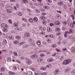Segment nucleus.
Returning a JSON list of instances; mask_svg holds the SVG:
<instances>
[{
    "mask_svg": "<svg viewBox=\"0 0 75 75\" xmlns=\"http://www.w3.org/2000/svg\"><path fill=\"white\" fill-rule=\"evenodd\" d=\"M8 22L9 23H10V24H11L12 23V21H11V20L9 19L8 20Z\"/></svg>",
    "mask_w": 75,
    "mask_h": 75,
    "instance_id": "39",
    "label": "nucleus"
},
{
    "mask_svg": "<svg viewBox=\"0 0 75 75\" xmlns=\"http://www.w3.org/2000/svg\"><path fill=\"white\" fill-rule=\"evenodd\" d=\"M24 36L26 37H30V34L29 33H26L25 34Z\"/></svg>",
    "mask_w": 75,
    "mask_h": 75,
    "instance_id": "5",
    "label": "nucleus"
},
{
    "mask_svg": "<svg viewBox=\"0 0 75 75\" xmlns=\"http://www.w3.org/2000/svg\"><path fill=\"white\" fill-rule=\"evenodd\" d=\"M31 69H32V70H33V71H36V69H33V68H31Z\"/></svg>",
    "mask_w": 75,
    "mask_h": 75,
    "instance_id": "45",
    "label": "nucleus"
},
{
    "mask_svg": "<svg viewBox=\"0 0 75 75\" xmlns=\"http://www.w3.org/2000/svg\"><path fill=\"white\" fill-rule=\"evenodd\" d=\"M40 19L41 20H45V17L44 16H41L40 17Z\"/></svg>",
    "mask_w": 75,
    "mask_h": 75,
    "instance_id": "14",
    "label": "nucleus"
},
{
    "mask_svg": "<svg viewBox=\"0 0 75 75\" xmlns=\"http://www.w3.org/2000/svg\"><path fill=\"white\" fill-rule=\"evenodd\" d=\"M31 44H32L33 45L32 46H34V44H35L33 42H32Z\"/></svg>",
    "mask_w": 75,
    "mask_h": 75,
    "instance_id": "58",
    "label": "nucleus"
},
{
    "mask_svg": "<svg viewBox=\"0 0 75 75\" xmlns=\"http://www.w3.org/2000/svg\"><path fill=\"white\" fill-rule=\"evenodd\" d=\"M52 47L53 48H55L56 47H57V45H56V44H55L52 45Z\"/></svg>",
    "mask_w": 75,
    "mask_h": 75,
    "instance_id": "30",
    "label": "nucleus"
},
{
    "mask_svg": "<svg viewBox=\"0 0 75 75\" xmlns=\"http://www.w3.org/2000/svg\"><path fill=\"white\" fill-rule=\"evenodd\" d=\"M33 75V72L31 71H30V75Z\"/></svg>",
    "mask_w": 75,
    "mask_h": 75,
    "instance_id": "62",
    "label": "nucleus"
},
{
    "mask_svg": "<svg viewBox=\"0 0 75 75\" xmlns=\"http://www.w3.org/2000/svg\"><path fill=\"white\" fill-rule=\"evenodd\" d=\"M47 23V21H46L44 20L43 21V23L44 24H46Z\"/></svg>",
    "mask_w": 75,
    "mask_h": 75,
    "instance_id": "36",
    "label": "nucleus"
},
{
    "mask_svg": "<svg viewBox=\"0 0 75 75\" xmlns=\"http://www.w3.org/2000/svg\"><path fill=\"white\" fill-rule=\"evenodd\" d=\"M9 38H10L12 40H13L14 39V38H13V37L12 36H9Z\"/></svg>",
    "mask_w": 75,
    "mask_h": 75,
    "instance_id": "31",
    "label": "nucleus"
},
{
    "mask_svg": "<svg viewBox=\"0 0 75 75\" xmlns=\"http://www.w3.org/2000/svg\"><path fill=\"white\" fill-rule=\"evenodd\" d=\"M43 60V59L40 57L38 58L37 60V61L38 62H42Z\"/></svg>",
    "mask_w": 75,
    "mask_h": 75,
    "instance_id": "3",
    "label": "nucleus"
},
{
    "mask_svg": "<svg viewBox=\"0 0 75 75\" xmlns=\"http://www.w3.org/2000/svg\"><path fill=\"white\" fill-rule=\"evenodd\" d=\"M29 40H30V42H31L33 41V40L31 38L29 39Z\"/></svg>",
    "mask_w": 75,
    "mask_h": 75,
    "instance_id": "57",
    "label": "nucleus"
},
{
    "mask_svg": "<svg viewBox=\"0 0 75 75\" xmlns=\"http://www.w3.org/2000/svg\"><path fill=\"white\" fill-rule=\"evenodd\" d=\"M70 25L71 27H75V26H74V24H71V23H70Z\"/></svg>",
    "mask_w": 75,
    "mask_h": 75,
    "instance_id": "33",
    "label": "nucleus"
},
{
    "mask_svg": "<svg viewBox=\"0 0 75 75\" xmlns=\"http://www.w3.org/2000/svg\"><path fill=\"white\" fill-rule=\"evenodd\" d=\"M25 42H21V45L24 44H25Z\"/></svg>",
    "mask_w": 75,
    "mask_h": 75,
    "instance_id": "53",
    "label": "nucleus"
},
{
    "mask_svg": "<svg viewBox=\"0 0 75 75\" xmlns=\"http://www.w3.org/2000/svg\"><path fill=\"white\" fill-rule=\"evenodd\" d=\"M62 30H63V31H65V30H66V28H65V27L63 28H62Z\"/></svg>",
    "mask_w": 75,
    "mask_h": 75,
    "instance_id": "56",
    "label": "nucleus"
},
{
    "mask_svg": "<svg viewBox=\"0 0 75 75\" xmlns=\"http://www.w3.org/2000/svg\"><path fill=\"white\" fill-rule=\"evenodd\" d=\"M1 26L2 27H7V25L4 23H2L1 25Z\"/></svg>",
    "mask_w": 75,
    "mask_h": 75,
    "instance_id": "6",
    "label": "nucleus"
},
{
    "mask_svg": "<svg viewBox=\"0 0 75 75\" xmlns=\"http://www.w3.org/2000/svg\"><path fill=\"white\" fill-rule=\"evenodd\" d=\"M42 30H43V31H45V30H46V28L45 27H43L42 28Z\"/></svg>",
    "mask_w": 75,
    "mask_h": 75,
    "instance_id": "46",
    "label": "nucleus"
},
{
    "mask_svg": "<svg viewBox=\"0 0 75 75\" xmlns=\"http://www.w3.org/2000/svg\"><path fill=\"white\" fill-rule=\"evenodd\" d=\"M66 70L67 71H70V69L69 68H68Z\"/></svg>",
    "mask_w": 75,
    "mask_h": 75,
    "instance_id": "51",
    "label": "nucleus"
},
{
    "mask_svg": "<svg viewBox=\"0 0 75 75\" xmlns=\"http://www.w3.org/2000/svg\"><path fill=\"white\" fill-rule=\"evenodd\" d=\"M23 2L25 4H26V3H28L27 0H23Z\"/></svg>",
    "mask_w": 75,
    "mask_h": 75,
    "instance_id": "27",
    "label": "nucleus"
},
{
    "mask_svg": "<svg viewBox=\"0 0 75 75\" xmlns=\"http://www.w3.org/2000/svg\"><path fill=\"white\" fill-rule=\"evenodd\" d=\"M8 60L9 61H11V58L10 57H8Z\"/></svg>",
    "mask_w": 75,
    "mask_h": 75,
    "instance_id": "42",
    "label": "nucleus"
},
{
    "mask_svg": "<svg viewBox=\"0 0 75 75\" xmlns=\"http://www.w3.org/2000/svg\"><path fill=\"white\" fill-rule=\"evenodd\" d=\"M23 46H24V47H23L24 48H27L28 47V44H26V45H24Z\"/></svg>",
    "mask_w": 75,
    "mask_h": 75,
    "instance_id": "24",
    "label": "nucleus"
},
{
    "mask_svg": "<svg viewBox=\"0 0 75 75\" xmlns=\"http://www.w3.org/2000/svg\"><path fill=\"white\" fill-rule=\"evenodd\" d=\"M56 51H57V52H61V50H60L58 49H56Z\"/></svg>",
    "mask_w": 75,
    "mask_h": 75,
    "instance_id": "38",
    "label": "nucleus"
},
{
    "mask_svg": "<svg viewBox=\"0 0 75 75\" xmlns=\"http://www.w3.org/2000/svg\"><path fill=\"white\" fill-rule=\"evenodd\" d=\"M48 37L50 38H53L54 37V36L53 35H49Z\"/></svg>",
    "mask_w": 75,
    "mask_h": 75,
    "instance_id": "18",
    "label": "nucleus"
},
{
    "mask_svg": "<svg viewBox=\"0 0 75 75\" xmlns=\"http://www.w3.org/2000/svg\"><path fill=\"white\" fill-rule=\"evenodd\" d=\"M57 4L58 6H62L63 5V2L62 1L58 2L57 3Z\"/></svg>",
    "mask_w": 75,
    "mask_h": 75,
    "instance_id": "7",
    "label": "nucleus"
},
{
    "mask_svg": "<svg viewBox=\"0 0 75 75\" xmlns=\"http://www.w3.org/2000/svg\"><path fill=\"white\" fill-rule=\"evenodd\" d=\"M71 17H72V19L73 20H74V16L73 15H71Z\"/></svg>",
    "mask_w": 75,
    "mask_h": 75,
    "instance_id": "48",
    "label": "nucleus"
},
{
    "mask_svg": "<svg viewBox=\"0 0 75 75\" xmlns=\"http://www.w3.org/2000/svg\"><path fill=\"white\" fill-rule=\"evenodd\" d=\"M50 59L51 62H52V61H54V59H53L51 58Z\"/></svg>",
    "mask_w": 75,
    "mask_h": 75,
    "instance_id": "60",
    "label": "nucleus"
},
{
    "mask_svg": "<svg viewBox=\"0 0 75 75\" xmlns=\"http://www.w3.org/2000/svg\"><path fill=\"white\" fill-rule=\"evenodd\" d=\"M7 27H5L3 29V30L4 32H7L8 31V29L7 28Z\"/></svg>",
    "mask_w": 75,
    "mask_h": 75,
    "instance_id": "4",
    "label": "nucleus"
},
{
    "mask_svg": "<svg viewBox=\"0 0 75 75\" xmlns=\"http://www.w3.org/2000/svg\"><path fill=\"white\" fill-rule=\"evenodd\" d=\"M45 32H40V35H41V34H43V35H45Z\"/></svg>",
    "mask_w": 75,
    "mask_h": 75,
    "instance_id": "29",
    "label": "nucleus"
},
{
    "mask_svg": "<svg viewBox=\"0 0 75 75\" xmlns=\"http://www.w3.org/2000/svg\"><path fill=\"white\" fill-rule=\"evenodd\" d=\"M47 41L48 42V43H51V39H48L47 40Z\"/></svg>",
    "mask_w": 75,
    "mask_h": 75,
    "instance_id": "28",
    "label": "nucleus"
},
{
    "mask_svg": "<svg viewBox=\"0 0 75 75\" xmlns=\"http://www.w3.org/2000/svg\"><path fill=\"white\" fill-rule=\"evenodd\" d=\"M6 11H7V12H8V13H11V10L10 9H7L6 10Z\"/></svg>",
    "mask_w": 75,
    "mask_h": 75,
    "instance_id": "26",
    "label": "nucleus"
},
{
    "mask_svg": "<svg viewBox=\"0 0 75 75\" xmlns=\"http://www.w3.org/2000/svg\"><path fill=\"white\" fill-rule=\"evenodd\" d=\"M1 4V7H4V4L1 3L0 4Z\"/></svg>",
    "mask_w": 75,
    "mask_h": 75,
    "instance_id": "41",
    "label": "nucleus"
},
{
    "mask_svg": "<svg viewBox=\"0 0 75 75\" xmlns=\"http://www.w3.org/2000/svg\"><path fill=\"white\" fill-rule=\"evenodd\" d=\"M69 20H70V19H69L68 20L67 22V23L69 24H68V25H70V23H71V22Z\"/></svg>",
    "mask_w": 75,
    "mask_h": 75,
    "instance_id": "23",
    "label": "nucleus"
},
{
    "mask_svg": "<svg viewBox=\"0 0 75 75\" xmlns=\"http://www.w3.org/2000/svg\"><path fill=\"white\" fill-rule=\"evenodd\" d=\"M37 44L38 45H40L41 44V41L40 40H38L37 42Z\"/></svg>",
    "mask_w": 75,
    "mask_h": 75,
    "instance_id": "13",
    "label": "nucleus"
},
{
    "mask_svg": "<svg viewBox=\"0 0 75 75\" xmlns=\"http://www.w3.org/2000/svg\"><path fill=\"white\" fill-rule=\"evenodd\" d=\"M44 68L45 69V67H43L42 66L41 67H40V69H41V70H42V71H43V70H45Z\"/></svg>",
    "mask_w": 75,
    "mask_h": 75,
    "instance_id": "20",
    "label": "nucleus"
},
{
    "mask_svg": "<svg viewBox=\"0 0 75 75\" xmlns=\"http://www.w3.org/2000/svg\"><path fill=\"white\" fill-rule=\"evenodd\" d=\"M18 15H19V16H21V15H22V13H21V12H20L18 13Z\"/></svg>",
    "mask_w": 75,
    "mask_h": 75,
    "instance_id": "55",
    "label": "nucleus"
},
{
    "mask_svg": "<svg viewBox=\"0 0 75 75\" xmlns=\"http://www.w3.org/2000/svg\"><path fill=\"white\" fill-rule=\"evenodd\" d=\"M28 74L29 75H30V71H29L28 72Z\"/></svg>",
    "mask_w": 75,
    "mask_h": 75,
    "instance_id": "61",
    "label": "nucleus"
},
{
    "mask_svg": "<svg viewBox=\"0 0 75 75\" xmlns=\"http://www.w3.org/2000/svg\"><path fill=\"white\" fill-rule=\"evenodd\" d=\"M42 43L43 44H44V45H46V42H42Z\"/></svg>",
    "mask_w": 75,
    "mask_h": 75,
    "instance_id": "59",
    "label": "nucleus"
},
{
    "mask_svg": "<svg viewBox=\"0 0 75 75\" xmlns=\"http://www.w3.org/2000/svg\"><path fill=\"white\" fill-rule=\"evenodd\" d=\"M1 71H4V67H2V68H1Z\"/></svg>",
    "mask_w": 75,
    "mask_h": 75,
    "instance_id": "44",
    "label": "nucleus"
},
{
    "mask_svg": "<svg viewBox=\"0 0 75 75\" xmlns=\"http://www.w3.org/2000/svg\"><path fill=\"white\" fill-rule=\"evenodd\" d=\"M65 62H66V60H65L63 61V64L64 65H66V63H65Z\"/></svg>",
    "mask_w": 75,
    "mask_h": 75,
    "instance_id": "37",
    "label": "nucleus"
},
{
    "mask_svg": "<svg viewBox=\"0 0 75 75\" xmlns=\"http://www.w3.org/2000/svg\"><path fill=\"white\" fill-rule=\"evenodd\" d=\"M28 21L31 23L33 22V19L30 18L29 19Z\"/></svg>",
    "mask_w": 75,
    "mask_h": 75,
    "instance_id": "22",
    "label": "nucleus"
},
{
    "mask_svg": "<svg viewBox=\"0 0 75 75\" xmlns=\"http://www.w3.org/2000/svg\"><path fill=\"white\" fill-rule=\"evenodd\" d=\"M50 26H52V25H53V24L52 23H50Z\"/></svg>",
    "mask_w": 75,
    "mask_h": 75,
    "instance_id": "63",
    "label": "nucleus"
},
{
    "mask_svg": "<svg viewBox=\"0 0 75 75\" xmlns=\"http://www.w3.org/2000/svg\"><path fill=\"white\" fill-rule=\"evenodd\" d=\"M61 34V33H58L56 34V35H59Z\"/></svg>",
    "mask_w": 75,
    "mask_h": 75,
    "instance_id": "54",
    "label": "nucleus"
},
{
    "mask_svg": "<svg viewBox=\"0 0 75 75\" xmlns=\"http://www.w3.org/2000/svg\"><path fill=\"white\" fill-rule=\"evenodd\" d=\"M43 8H45V9H48V6H43Z\"/></svg>",
    "mask_w": 75,
    "mask_h": 75,
    "instance_id": "34",
    "label": "nucleus"
},
{
    "mask_svg": "<svg viewBox=\"0 0 75 75\" xmlns=\"http://www.w3.org/2000/svg\"><path fill=\"white\" fill-rule=\"evenodd\" d=\"M48 2V3H52V1L51 0H46Z\"/></svg>",
    "mask_w": 75,
    "mask_h": 75,
    "instance_id": "35",
    "label": "nucleus"
},
{
    "mask_svg": "<svg viewBox=\"0 0 75 75\" xmlns=\"http://www.w3.org/2000/svg\"><path fill=\"white\" fill-rule=\"evenodd\" d=\"M13 54H14V55H15V56H17V53L16 52H13Z\"/></svg>",
    "mask_w": 75,
    "mask_h": 75,
    "instance_id": "40",
    "label": "nucleus"
},
{
    "mask_svg": "<svg viewBox=\"0 0 75 75\" xmlns=\"http://www.w3.org/2000/svg\"><path fill=\"white\" fill-rule=\"evenodd\" d=\"M4 42H2V44L3 45H5V44H7V40L5 39H4Z\"/></svg>",
    "mask_w": 75,
    "mask_h": 75,
    "instance_id": "11",
    "label": "nucleus"
},
{
    "mask_svg": "<svg viewBox=\"0 0 75 75\" xmlns=\"http://www.w3.org/2000/svg\"><path fill=\"white\" fill-rule=\"evenodd\" d=\"M30 57L31 58L35 59H36L38 58V55H37V54H35L33 55H32L30 56Z\"/></svg>",
    "mask_w": 75,
    "mask_h": 75,
    "instance_id": "1",
    "label": "nucleus"
},
{
    "mask_svg": "<svg viewBox=\"0 0 75 75\" xmlns=\"http://www.w3.org/2000/svg\"><path fill=\"white\" fill-rule=\"evenodd\" d=\"M54 75H57L59 74V70H55V71L54 72Z\"/></svg>",
    "mask_w": 75,
    "mask_h": 75,
    "instance_id": "8",
    "label": "nucleus"
},
{
    "mask_svg": "<svg viewBox=\"0 0 75 75\" xmlns=\"http://www.w3.org/2000/svg\"><path fill=\"white\" fill-rule=\"evenodd\" d=\"M14 26H15L16 27H18V24L17 23H13Z\"/></svg>",
    "mask_w": 75,
    "mask_h": 75,
    "instance_id": "12",
    "label": "nucleus"
},
{
    "mask_svg": "<svg viewBox=\"0 0 75 75\" xmlns=\"http://www.w3.org/2000/svg\"><path fill=\"white\" fill-rule=\"evenodd\" d=\"M18 42H19V41L18 40H15V41H14L13 42V43L14 44H18Z\"/></svg>",
    "mask_w": 75,
    "mask_h": 75,
    "instance_id": "19",
    "label": "nucleus"
},
{
    "mask_svg": "<svg viewBox=\"0 0 75 75\" xmlns=\"http://www.w3.org/2000/svg\"><path fill=\"white\" fill-rule=\"evenodd\" d=\"M16 39L18 40H20L21 39V37L19 36H16L15 37Z\"/></svg>",
    "mask_w": 75,
    "mask_h": 75,
    "instance_id": "10",
    "label": "nucleus"
},
{
    "mask_svg": "<svg viewBox=\"0 0 75 75\" xmlns=\"http://www.w3.org/2000/svg\"><path fill=\"white\" fill-rule=\"evenodd\" d=\"M68 33H73V32L72 31V30H70L69 32H68Z\"/></svg>",
    "mask_w": 75,
    "mask_h": 75,
    "instance_id": "50",
    "label": "nucleus"
},
{
    "mask_svg": "<svg viewBox=\"0 0 75 75\" xmlns=\"http://www.w3.org/2000/svg\"><path fill=\"white\" fill-rule=\"evenodd\" d=\"M71 51L72 52H75V47H72V49L71 50Z\"/></svg>",
    "mask_w": 75,
    "mask_h": 75,
    "instance_id": "17",
    "label": "nucleus"
},
{
    "mask_svg": "<svg viewBox=\"0 0 75 75\" xmlns=\"http://www.w3.org/2000/svg\"><path fill=\"white\" fill-rule=\"evenodd\" d=\"M11 75H14V74H15V73H14L13 72H11Z\"/></svg>",
    "mask_w": 75,
    "mask_h": 75,
    "instance_id": "49",
    "label": "nucleus"
},
{
    "mask_svg": "<svg viewBox=\"0 0 75 75\" xmlns=\"http://www.w3.org/2000/svg\"><path fill=\"white\" fill-rule=\"evenodd\" d=\"M58 31H60V28H57L56 29Z\"/></svg>",
    "mask_w": 75,
    "mask_h": 75,
    "instance_id": "52",
    "label": "nucleus"
},
{
    "mask_svg": "<svg viewBox=\"0 0 75 75\" xmlns=\"http://www.w3.org/2000/svg\"><path fill=\"white\" fill-rule=\"evenodd\" d=\"M55 24H56V25H59V24H60V22H59V21H57L56 22H55Z\"/></svg>",
    "mask_w": 75,
    "mask_h": 75,
    "instance_id": "16",
    "label": "nucleus"
},
{
    "mask_svg": "<svg viewBox=\"0 0 75 75\" xmlns=\"http://www.w3.org/2000/svg\"><path fill=\"white\" fill-rule=\"evenodd\" d=\"M34 21L37 22L38 21V18H37L35 17L33 18Z\"/></svg>",
    "mask_w": 75,
    "mask_h": 75,
    "instance_id": "21",
    "label": "nucleus"
},
{
    "mask_svg": "<svg viewBox=\"0 0 75 75\" xmlns=\"http://www.w3.org/2000/svg\"><path fill=\"white\" fill-rule=\"evenodd\" d=\"M21 30H22V29L21 28H19L17 29L16 31H21Z\"/></svg>",
    "mask_w": 75,
    "mask_h": 75,
    "instance_id": "25",
    "label": "nucleus"
},
{
    "mask_svg": "<svg viewBox=\"0 0 75 75\" xmlns=\"http://www.w3.org/2000/svg\"><path fill=\"white\" fill-rule=\"evenodd\" d=\"M66 65L67 64H68L69 63H70L71 62V60L69 59H67L66 60Z\"/></svg>",
    "mask_w": 75,
    "mask_h": 75,
    "instance_id": "9",
    "label": "nucleus"
},
{
    "mask_svg": "<svg viewBox=\"0 0 75 75\" xmlns=\"http://www.w3.org/2000/svg\"><path fill=\"white\" fill-rule=\"evenodd\" d=\"M58 39H59V41H61V40H62V38H61V36H59V38Z\"/></svg>",
    "mask_w": 75,
    "mask_h": 75,
    "instance_id": "32",
    "label": "nucleus"
},
{
    "mask_svg": "<svg viewBox=\"0 0 75 75\" xmlns=\"http://www.w3.org/2000/svg\"><path fill=\"white\" fill-rule=\"evenodd\" d=\"M46 68H47V67H48L49 68H51V64H48L45 66Z\"/></svg>",
    "mask_w": 75,
    "mask_h": 75,
    "instance_id": "15",
    "label": "nucleus"
},
{
    "mask_svg": "<svg viewBox=\"0 0 75 75\" xmlns=\"http://www.w3.org/2000/svg\"><path fill=\"white\" fill-rule=\"evenodd\" d=\"M64 36L65 37H66V32H65L64 34Z\"/></svg>",
    "mask_w": 75,
    "mask_h": 75,
    "instance_id": "64",
    "label": "nucleus"
},
{
    "mask_svg": "<svg viewBox=\"0 0 75 75\" xmlns=\"http://www.w3.org/2000/svg\"><path fill=\"white\" fill-rule=\"evenodd\" d=\"M26 60V63L28 65H30L32 63V62L30 61V60L29 59H27Z\"/></svg>",
    "mask_w": 75,
    "mask_h": 75,
    "instance_id": "2",
    "label": "nucleus"
},
{
    "mask_svg": "<svg viewBox=\"0 0 75 75\" xmlns=\"http://www.w3.org/2000/svg\"><path fill=\"white\" fill-rule=\"evenodd\" d=\"M40 57H45V55L44 54H41L40 55Z\"/></svg>",
    "mask_w": 75,
    "mask_h": 75,
    "instance_id": "43",
    "label": "nucleus"
},
{
    "mask_svg": "<svg viewBox=\"0 0 75 75\" xmlns=\"http://www.w3.org/2000/svg\"><path fill=\"white\" fill-rule=\"evenodd\" d=\"M47 61L48 62H51V59H47Z\"/></svg>",
    "mask_w": 75,
    "mask_h": 75,
    "instance_id": "47",
    "label": "nucleus"
}]
</instances>
